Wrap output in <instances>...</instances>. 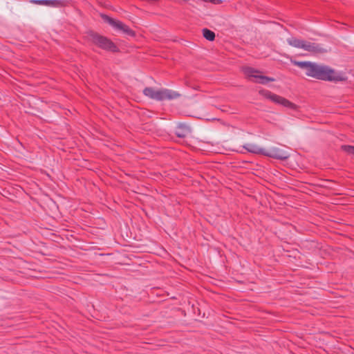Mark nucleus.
Instances as JSON below:
<instances>
[{
    "label": "nucleus",
    "instance_id": "obj_3",
    "mask_svg": "<svg viewBox=\"0 0 354 354\" xmlns=\"http://www.w3.org/2000/svg\"><path fill=\"white\" fill-rule=\"evenodd\" d=\"M143 93L145 95L156 100H171L179 96L178 93L169 89L155 90L151 87L145 88Z\"/></svg>",
    "mask_w": 354,
    "mask_h": 354
},
{
    "label": "nucleus",
    "instance_id": "obj_10",
    "mask_svg": "<svg viewBox=\"0 0 354 354\" xmlns=\"http://www.w3.org/2000/svg\"><path fill=\"white\" fill-rule=\"evenodd\" d=\"M243 148L250 153L264 155L265 149L260 147L256 144L248 143L243 146Z\"/></svg>",
    "mask_w": 354,
    "mask_h": 354
},
{
    "label": "nucleus",
    "instance_id": "obj_7",
    "mask_svg": "<svg viewBox=\"0 0 354 354\" xmlns=\"http://www.w3.org/2000/svg\"><path fill=\"white\" fill-rule=\"evenodd\" d=\"M101 17L102 18L104 22L108 23L115 29L120 30L129 36L133 37L135 35L134 31L129 28V26L123 24L122 21L119 20H115L106 15H101Z\"/></svg>",
    "mask_w": 354,
    "mask_h": 354
},
{
    "label": "nucleus",
    "instance_id": "obj_4",
    "mask_svg": "<svg viewBox=\"0 0 354 354\" xmlns=\"http://www.w3.org/2000/svg\"><path fill=\"white\" fill-rule=\"evenodd\" d=\"M259 93L261 95L266 99L270 100L275 104H280L284 107H287L292 110H297L298 109L297 105L291 102L283 97L270 92V91L262 89L260 90Z\"/></svg>",
    "mask_w": 354,
    "mask_h": 354
},
{
    "label": "nucleus",
    "instance_id": "obj_11",
    "mask_svg": "<svg viewBox=\"0 0 354 354\" xmlns=\"http://www.w3.org/2000/svg\"><path fill=\"white\" fill-rule=\"evenodd\" d=\"M203 35L208 41H212L215 39V33L207 28H204L203 30Z\"/></svg>",
    "mask_w": 354,
    "mask_h": 354
},
{
    "label": "nucleus",
    "instance_id": "obj_6",
    "mask_svg": "<svg viewBox=\"0 0 354 354\" xmlns=\"http://www.w3.org/2000/svg\"><path fill=\"white\" fill-rule=\"evenodd\" d=\"M244 74L248 76L251 81L256 83L266 84L270 82H274V79L260 74V72L251 67H245L243 68Z\"/></svg>",
    "mask_w": 354,
    "mask_h": 354
},
{
    "label": "nucleus",
    "instance_id": "obj_12",
    "mask_svg": "<svg viewBox=\"0 0 354 354\" xmlns=\"http://www.w3.org/2000/svg\"><path fill=\"white\" fill-rule=\"evenodd\" d=\"M189 132V129L186 127H179L176 129V134L179 138H184Z\"/></svg>",
    "mask_w": 354,
    "mask_h": 354
},
{
    "label": "nucleus",
    "instance_id": "obj_2",
    "mask_svg": "<svg viewBox=\"0 0 354 354\" xmlns=\"http://www.w3.org/2000/svg\"><path fill=\"white\" fill-rule=\"evenodd\" d=\"M287 41L289 45L293 47L304 49L313 54H321L327 52L326 49L322 48L318 44L312 43L306 40L292 37L288 39Z\"/></svg>",
    "mask_w": 354,
    "mask_h": 354
},
{
    "label": "nucleus",
    "instance_id": "obj_8",
    "mask_svg": "<svg viewBox=\"0 0 354 354\" xmlns=\"http://www.w3.org/2000/svg\"><path fill=\"white\" fill-rule=\"evenodd\" d=\"M263 156L279 160H286L289 157V154L287 152L277 147H273L269 151L265 149Z\"/></svg>",
    "mask_w": 354,
    "mask_h": 354
},
{
    "label": "nucleus",
    "instance_id": "obj_9",
    "mask_svg": "<svg viewBox=\"0 0 354 354\" xmlns=\"http://www.w3.org/2000/svg\"><path fill=\"white\" fill-rule=\"evenodd\" d=\"M31 3L51 7L62 6L63 2L60 0H32Z\"/></svg>",
    "mask_w": 354,
    "mask_h": 354
},
{
    "label": "nucleus",
    "instance_id": "obj_1",
    "mask_svg": "<svg viewBox=\"0 0 354 354\" xmlns=\"http://www.w3.org/2000/svg\"><path fill=\"white\" fill-rule=\"evenodd\" d=\"M294 65L305 69L308 76L325 81H345L346 77L325 65H319L310 62L292 61Z\"/></svg>",
    "mask_w": 354,
    "mask_h": 354
},
{
    "label": "nucleus",
    "instance_id": "obj_14",
    "mask_svg": "<svg viewBox=\"0 0 354 354\" xmlns=\"http://www.w3.org/2000/svg\"><path fill=\"white\" fill-rule=\"evenodd\" d=\"M203 1L212 3L213 4H220L222 2L221 0H204Z\"/></svg>",
    "mask_w": 354,
    "mask_h": 354
},
{
    "label": "nucleus",
    "instance_id": "obj_5",
    "mask_svg": "<svg viewBox=\"0 0 354 354\" xmlns=\"http://www.w3.org/2000/svg\"><path fill=\"white\" fill-rule=\"evenodd\" d=\"M90 40L93 44L104 50L113 52L117 50L116 46L110 39L97 33H91Z\"/></svg>",
    "mask_w": 354,
    "mask_h": 354
},
{
    "label": "nucleus",
    "instance_id": "obj_13",
    "mask_svg": "<svg viewBox=\"0 0 354 354\" xmlns=\"http://www.w3.org/2000/svg\"><path fill=\"white\" fill-rule=\"evenodd\" d=\"M342 149L348 154L354 155V147L350 145H342Z\"/></svg>",
    "mask_w": 354,
    "mask_h": 354
}]
</instances>
